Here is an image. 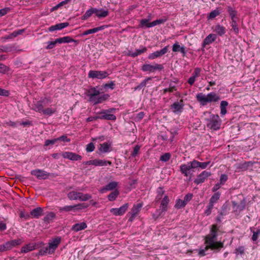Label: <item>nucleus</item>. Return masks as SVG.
I'll return each instance as SVG.
<instances>
[{
  "label": "nucleus",
  "instance_id": "obj_1",
  "mask_svg": "<svg viewBox=\"0 0 260 260\" xmlns=\"http://www.w3.org/2000/svg\"><path fill=\"white\" fill-rule=\"evenodd\" d=\"M217 234L212 233L206 237L205 243L207 244L206 249H211L212 250H216L219 251L220 249L223 247V243L221 242H216Z\"/></svg>",
  "mask_w": 260,
  "mask_h": 260
},
{
  "label": "nucleus",
  "instance_id": "obj_2",
  "mask_svg": "<svg viewBox=\"0 0 260 260\" xmlns=\"http://www.w3.org/2000/svg\"><path fill=\"white\" fill-rule=\"evenodd\" d=\"M196 98L202 106L206 105L208 103L218 102L220 100L219 96L213 92H210L207 95L199 93L197 95Z\"/></svg>",
  "mask_w": 260,
  "mask_h": 260
},
{
  "label": "nucleus",
  "instance_id": "obj_3",
  "mask_svg": "<svg viewBox=\"0 0 260 260\" xmlns=\"http://www.w3.org/2000/svg\"><path fill=\"white\" fill-rule=\"evenodd\" d=\"M207 127L213 129L218 130L220 128L221 120L218 115L211 114L208 118L206 119Z\"/></svg>",
  "mask_w": 260,
  "mask_h": 260
},
{
  "label": "nucleus",
  "instance_id": "obj_4",
  "mask_svg": "<svg viewBox=\"0 0 260 260\" xmlns=\"http://www.w3.org/2000/svg\"><path fill=\"white\" fill-rule=\"evenodd\" d=\"M61 241L60 237H57L53 239L52 241L49 243L48 246L46 247L44 249H42L39 251V254L43 255L45 254H52L55 249L57 248L58 245Z\"/></svg>",
  "mask_w": 260,
  "mask_h": 260
},
{
  "label": "nucleus",
  "instance_id": "obj_5",
  "mask_svg": "<svg viewBox=\"0 0 260 260\" xmlns=\"http://www.w3.org/2000/svg\"><path fill=\"white\" fill-rule=\"evenodd\" d=\"M191 166V161H190L187 164H182L179 167L180 172L187 178L188 181H191L194 172L193 169H195Z\"/></svg>",
  "mask_w": 260,
  "mask_h": 260
},
{
  "label": "nucleus",
  "instance_id": "obj_6",
  "mask_svg": "<svg viewBox=\"0 0 260 260\" xmlns=\"http://www.w3.org/2000/svg\"><path fill=\"white\" fill-rule=\"evenodd\" d=\"M68 197L70 200H79L81 201H86L91 198L89 194H83L80 192L72 191L68 193Z\"/></svg>",
  "mask_w": 260,
  "mask_h": 260
},
{
  "label": "nucleus",
  "instance_id": "obj_7",
  "mask_svg": "<svg viewBox=\"0 0 260 260\" xmlns=\"http://www.w3.org/2000/svg\"><path fill=\"white\" fill-rule=\"evenodd\" d=\"M50 103V101L47 98H43L41 100L33 102L31 109L37 112L42 113L44 107Z\"/></svg>",
  "mask_w": 260,
  "mask_h": 260
},
{
  "label": "nucleus",
  "instance_id": "obj_8",
  "mask_svg": "<svg viewBox=\"0 0 260 260\" xmlns=\"http://www.w3.org/2000/svg\"><path fill=\"white\" fill-rule=\"evenodd\" d=\"M22 243V241L20 239L8 241L2 245H0V252L10 250L13 248L20 245Z\"/></svg>",
  "mask_w": 260,
  "mask_h": 260
},
{
  "label": "nucleus",
  "instance_id": "obj_9",
  "mask_svg": "<svg viewBox=\"0 0 260 260\" xmlns=\"http://www.w3.org/2000/svg\"><path fill=\"white\" fill-rule=\"evenodd\" d=\"M169 202V199L167 196H165L161 201L160 204V209L157 210L155 213L153 214V217L155 219H157L159 217L163 215V213L167 210V205Z\"/></svg>",
  "mask_w": 260,
  "mask_h": 260
},
{
  "label": "nucleus",
  "instance_id": "obj_10",
  "mask_svg": "<svg viewBox=\"0 0 260 260\" xmlns=\"http://www.w3.org/2000/svg\"><path fill=\"white\" fill-rule=\"evenodd\" d=\"M184 106L183 100H180V101L175 102L171 105L170 109L174 114H180L183 110Z\"/></svg>",
  "mask_w": 260,
  "mask_h": 260
},
{
  "label": "nucleus",
  "instance_id": "obj_11",
  "mask_svg": "<svg viewBox=\"0 0 260 260\" xmlns=\"http://www.w3.org/2000/svg\"><path fill=\"white\" fill-rule=\"evenodd\" d=\"M108 75L109 73L106 71L90 70L88 73V77L92 79H103L108 77Z\"/></svg>",
  "mask_w": 260,
  "mask_h": 260
},
{
  "label": "nucleus",
  "instance_id": "obj_12",
  "mask_svg": "<svg viewBox=\"0 0 260 260\" xmlns=\"http://www.w3.org/2000/svg\"><path fill=\"white\" fill-rule=\"evenodd\" d=\"M164 69V66L161 64L155 63L154 65L144 64L142 66L141 70L143 72H154L156 70L161 71Z\"/></svg>",
  "mask_w": 260,
  "mask_h": 260
},
{
  "label": "nucleus",
  "instance_id": "obj_13",
  "mask_svg": "<svg viewBox=\"0 0 260 260\" xmlns=\"http://www.w3.org/2000/svg\"><path fill=\"white\" fill-rule=\"evenodd\" d=\"M31 174L35 176L38 179H46L50 176V173L41 170L35 169L31 171Z\"/></svg>",
  "mask_w": 260,
  "mask_h": 260
},
{
  "label": "nucleus",
  "instance_id": "obj_14",
  "mask_svg": "<svg viewBox=\"0 0 260 260\" xmlns=\"http://www.w3.org/2000/svg\"><path fill=\"white\" fill-rule=\"evenodd\" d=\"M211 175L210 172L204 171L197 176L194 180V183L197 184H201L204 182Z\"/></svg>",
  "mask_w": 260,
  "mask_h": 260
},
{
  "label": "nucleus",
  "instance_id": "obj_15",
  "mask_svg": "<svg viewBox=\"0 0 260 260\" xmlns=\"http://www.w3.org/2000/svg\"><path fill=\"white\" fill-rule=\"evenodd\" d=\"M143 206V203H138L137 204H134L131 209V212L129 214H131V216L128 219V221H132L134 218L138 215L139 213L141 210V208Z\"/></svg>",
  "mask_w": 260,
  "mask_h": 260
},
{
  "label": "nucleus",
  "instance_id": "obj_16",
  "mask_svg": "<svg viewBox=\"0 0 260 260\" xmlns=\"http://www.w3.org/2000/svg\"><path fill=\"white\" fill-rule=\"evenodd\" d=\"M97 88V86L91 87L86 91V95L89 97V101L91 102L94 101L95 98L100 95V92L96 89Z\"/></svg>",
  "mask_w": 260,
  "mask_h": 260
},
{
  "label": "nucleus",
  "instance_id": "obj_17",
  "mask_svg": "<svg viewBox=\"0 0 260 260\" xmlns=\"http://www.w3.org/2000/svg\"><path fill=\"white\" fill-rule=\"evenodd\" d=\"M128 204L126 203L119 208H111L110 212L115 216L122 215L128 208Z\"/></svg>",
  "mask_w": 260,
  "mask_h": 260
},
{
  "label": "nucleus",
  "instance_id": "obj_18",
  "mask_svg": "<svg viewBox=\"0 0 260 260\" xmlns=\"http://www.w3.org/2000/svg\"><path fill=\"white\" fill-rule=\"evenodd\" d=\"M169 46H166L160 50L155 51L152 53H150L148 58L149 59H154L158 57H160L164 54L167 53L168 51Z\"/></svg>",
  "mask_w": 260,
  "mask_h": 260
},
{
  "label": "nucleus",
  "instance_id": "obj_19",
  "mask_svg": "<svg viewBox=\"0 0 260 260\" xmlns=\"http://www.w3.org/2000/svg\"><path fill=\"white\" fill-rule=\"evenodd\" d=\"M62 156L64 158L74 161L80 160L82 159L81 155L72 152H64L62 153Z\"/></svg>",
  "mask_w": 260,
  "mask_h": 260
},
{
  "label": "nucleus",
  "instance_id": "obj_20",
  "mask_svg": "<svg viewBox=\"0 0 260 260\" xmlns=\"http://www.w3.org/2000/svg\"><path fill=\"white\" fill-rule=\"evenodd\" d=\"M210 161L207 162H199L195 159L191 161V167L196 169L201 168V169H206L210 164Z\"/></svg>",
  "mask_w": 260,
  "mask_h": 260
},
{
  "label": "nucleus",
  "instance_id": "obj_21",
  "mask_svg": "<svg viewBox=\"0 0 260 260\" xmlns=\"http://www.w3.org/2000/svg\"><path fill=\"white\" fill-rule=\"evenodd\" d=\"M38 247V244L35 243H29L21 248L22 253H27L36 249Z\"/></svg>",
  "mask_w": 260,
  "mask_h": 260
},
{
  "label": "nucleus",
  "instance_id": "obj_22",
  "mask_svg": "<svg viewBox=\"0 0 260 260\" xmlns=\"http://www.w3.org/2000/svg\"><path fill=\"white\" fill-rule=\"evenodd\" d=\"M100 114L101 116H99V119L111 120H115L116 119L115 115L108 113L107 111H102Z\"/></svg>",
  "mask_w": 260,
  "mask_h": 260
},
{
  "label": "nucleus",
  "instance_id": "obj_23",
  "mask_svg": "<svg viewBox=\"0 0 260 260\" xmlns=\"http://www.w3.org/2000/svg\"><path fill=\"white\" fill-rule=\"evenodd\" d=\"M69 23L68 22L60 23L51 26L48 28V30L49 31H53L56 30H60L69 26Z\"/></svg>",
  "mask_w": 260,
  "mask_h": 260
},
{
  "label": "nucleus",
  "instance_id": "obj_24",
  "mask_svg": "<svg viewBox=\"0 0 260 260\" xmlns=\"http://www.w3.org/2000/svg\"><path fill=\"white\" fill-rule=\"evenodd\" d=\"M109 97L110 95L108 94H104L101 95H98L92 103H93L94 105L100 104L107 100Z\"/></svg>",
  "mask_w": 260,
  "mask_h": 260
},
{
  "label": "nucleus",
  "instance_id": "obj_25",
  "mask_svg": "<svg viewBox=\"0 0 260 260\" xmlns=\"http://www.w3.org/2000/svg\"><path fill=\"white\" fill-rule=\"evenodd\" d=\"M43 209L41 207H37L31 211L30 214L32 218H38L43 214Z\"/></svg>",
  "mask_w": 260,
  "mask_h": 260
},
{
  "label": "nucleus",
  "instance_id": "obj_26",
  "mask_svg": "<svg viewBox=\"0 0 260 260\" xmlns=\"http://www.w3.org/2000/svg\"><path fill=\"white\" fill-rule=\"evenodd\" d=\"M107 165H111V161L99 159L92 160V165L95 166H104Z\"/></svg>",
  "mask_w": 260,
  "mask_h": 260
},
{
  "label": "nucleus",
  "instance_id": "obj_27",
  "mask_svg": "<svg viewBox=\"0 0 260 260\" xmlns=\"http://www.w3.org/2000/svg\"><path fill=\"white\" fill-rule=\"evenodd\" d=\"M56 39L57 42H58L59 44L68 43L71 42H75L76 44L78 43V41L77 40H74L69 36L63 37L62 38H57Z\"/></svg>",
  "mask_w": 260,
  "mask_h": 260
},
{
  "label": "nucleus",
  "instance_id": "obj_28",
  "mask_svg": "<svg viewBox=\"0 0 260 260\" xmlns=\"http://www.w3.org/2000/svg\"><path fill=\"white\" fill-rule=\"evenodd\" d=\"M216 35L214 34H210L204 39L203 43V47L204 48L206 45H209L213 42L216 39Z\"/></svg>",
  "mask_w": 260,
  "mask_h": 260
},
{
  "label": "nucleus",
  "instance_id": "obj_29",
  "mask_svg": "<svg viewBox=\"0 0 260 260\" xmlns=\"http://www.w3.org/2000/svg\"><path fill=\"white\" fill-rule=\"evenodd\" d=\"M87 228V224L85 222H83L81 223H76L72 227V230L75 232H78L79 231L84 230Z\"/></svg>",
  "mask_w": 260,
  "mask_h": 260
},
{
  "label": "nucleus",
  "instance_id": "obj_30",
  "mask_svg": "<svg viewBox=\"0 0 260 260\" xmlns=\"http://www.w3.org/2000/svg\"><path fill=\"white\" fill-rule=\"evenodd\" d=\"M111 146V143H109L108 142H105L103 144H101L100 145L99 150L104 153H106L110 151V147Z\"/></svg>",
  "mask_w": 260,
  "mask_h": 260
},
{
  "label": "nucleus",
  "instance_id": "obj_31",
  "mask_svg": "<svg viewBox=\"0 0 260 260\" xmlns=\"http://www.w3.org/2000/svg\"><path fill=\"white\" fill-rule=\"evenodd\" d=\"M147 48L143 47L142 49H136L134 52H129L128 55L135 57L147 51Z\"/></svg>",
  "mask_w": 260,
  "mask_h": 260
},
{
  "label": "nucleus",
  "instance_id": "obj_32",
  "mask_svg": "<svg viewBox=\"0 0 260 260\" xmlns=\"http://www.w3.org/2000/svg\"><path fill=\"white\" fill-rule=\"evenodd\" d=\"M117 182L115 181L111 182L106 185L101 190L103 192H104V191L112 190L117 187Z\"/></svg>",
  "mask_w": 260,
  "mask_h": 260
},
{
  "label": "nucleus",
  "instance_id": "obj_33",
  "mask_svg": "<svg viewBox=\"0 0 260 260\" xmlns=\"http://www.w3.org/2000/svg\"><path fill=\"white\" fill-rule=\"evenodd\" d=\"M172 50L174 52H180L183 54L186 53L185 47L184 46L181 47L178 43H175L173 45Z\"/></svg>",
  "mask_w": 260,
  "mask_h": 260
},
{
  "label": "nucleus",
  "instance_id": "obj_34",
  "mask_svg": "<svg viewBox=\"0 0 260 260\" xmlns=\"http://www.w3.org/2000/svg\"><path fill=\"white\" fill-rule=\"evenodd\" d=\"M108 14L109 12L107 10H99L95 8V15L99 18L105 17L108 16Z\"/></svg>",
  "mask_w": 260,
  "mask_h": 260
},
{
  "label": "nucleus",
  "instance_id": "obj_35",
  "mask_svg": "<svg viewBox=\"0 0 260 260\" xmlns=\"http://www.w3.org/2000/svg\"><path fill=\"white\" fill-rule=\"evenodd\" d=\"M214 31L220 36H222L225 33V28L220 25H216L214 27Z\"/></svg>",
  "mask_w": 260,
  "mask_h": 260
},
{
  "label": "nucleus",
  "instance_id": "obj_36",
  "mask_svg": "<svg viewBox=\"0 0 260 260\" xmlns=\"http://www.w3.org/2000/svg\"><path fill=\"white\" fill-rule=\"evenodd\" d=\"M228 12L231 18V20H238V18L236 16L237 12L234 10L231 7H228Z\"/></svg>",
  "mask_w": 260,
  "mask_h": 260
},
{
  "label": "nucleus",
  "instance_id": "obj_37",
  "mask_svg": "<svg viewBox=\"0 0 260 260\" xmlns=\"http://www.w3.org/2000/svg\"><path fill=\"white\" fill-rule=\"evenodd\" d=\"M93 13L95 14V8H90L88 9L82 16V20L87 19L90 17Z\"/></svg>",
  "mask_w": 260,
  "mask_h": 260
},
{
  "label": "nucleus",
  "instance_id": "obj_38",
  "mask_svg": "<svg viewBox=\"0 0 260 260\" xmlns=\"http://www.w3.org/2000/svg\"><path fill=\"white\" fill-rule=\"evenodd\" d=\"M238 20H231L230 22L231 26H232V29L236 34H238L239 32V29L237 24Z\"/></svg>",
  "mask_w": 260,
  "mask_h": 260
},
{
  "label": "nucleus",
  "instance_id": "obj_39",
  "mask_svg": "<svg viewBox=\"0 0 260 260\" xmlns=\"http://www.w3.org/2000/svg\"><path fill=\"white\" fill-rule=\"evenodd\" d=\"M221 193L219 192L214 193L210 199L209 203L214 205V204L219 200Z\"/></svg>",
  "mask_w": 260,
  "mask_h": 260
},
{
  "label": "nucleus",
  "instance_id": "obj_40",
  "mask_svg": "<svg viewBox=\"0 0 260 260\" xmlns=\"http://www.w3.org/2000/svg\"><path fill=\"white\" fill-rule=\"evenodd\" d=\"M55 217V214L53 212H50L48 213L44 217V221L47 223H49L52 221L53 219Z\"/></svg>",
  "mask_w": 260,
  "mask_h": 260
},
{
  "label": "nucleus",
  "instance_id": "obj_41",
  "mask_svg": "<svg viewBox=\"0 0 260 260\" xmlns=\"http://www.w3.org/2000/svg\"><path fill=\"white\" fill-rule=\"evenodd\" d=\"M228 105V103L226 101H221L220 103V113L221 115H225L227 111L226 109V107Z\"/></svg>",
  "mask_w": 260,
  "mask_h": 260
},
{
  "label": "nucleus",
  "instance_id": "obj_42",
  "mask_svg": "<svg viewBox=\"0 0 260 260\" xmlns=\"http://www.w3.org/2000/svg\"><path fill=\"white\" fill-rule=\"evenodd\" d=\"M166 20H167L166 19H157V20H156L155 21H153L152 22H150L149 24V26H149V27H153V26H156L157 25L164 23V22H165L166 21Z\"/></svg>",
  "mask_w": 260,
  "mask_h": 260
},
{
  "label": "nucleus",
  "instance_id": "obj_43",
  "mask_svg": "<svg viewBox=\"0 0 260 260\" xmlns=\"http://www.w3.org/2000/svg\"><path fill=\"white\" fill-rule=\"evenodd\" d=\"M59 210L60 212H62V211L69 212V211H71L75 212L74 205H73V206H66L63 207H59Z\"/></svg>",
  "mask_w": 260,
  "mask_h": 260
},
{
  "label": "nucleus",
  "instance_id": "obj_44",
  "mask_svg": "<svg viewBox=\"0 0 260 260\" xmlns=\"http://www.w3.org/2000/svg\"><path fill=\"white\" fill-rule=\"evenodd\" d=\"M118 194L119 191L117 190H115L108 195V198L109 201H113L116 199Z\"/></svg>",
  "mask_w": 260,
  "mask_h": 260
},
{
  "label": "nucleus",
  "instance_id": "obj_45",
  "mask_svg": "<svg viewBox=\"0 0 260 260\" xmlns=\"http://www.w3.org/2000/svg\"><path fill=\"white\" fill-rule=\"evenodd\" d=\"M185 206L186 204L184 203V201L182 200L177 199L176 201L175 207L177 209H181L182 208L184 207Z\"/></svg>",
  "mask_w": 260,
  "mask_h": 260
},
{
  "label": "nucleus",
  "instance_id": "obj_46",
  "mask_svg": "<svg viewBox=\"0 0 260 260\" xmlns=\"http://www.w3.org/2000/svg\"><path fill=\"white\" fill-rule=\"evenodd\" d=\"M75 211L85 209L88 207V205L86 203L78 204L75 205Z\"/></svg>",
  "mask_w": 260,
  "mask_h": 260
},
{
  "label": "nucleus",
  "instance_id": "obj_47",
  "mask_svg": "<svg viewBox=\"0 0 260 260\" xmlns=\"http://www.w3.org/2000/svg\"><path fill=\"white\" fill-rule=\"evenodd\" d=\"M55 111L56 110L54 109L47 108L46 109H44V110L42 112V113L45 115L50 116L53 113H54Z\"/></svg>",
  "mask_w": 260,
  "mask_h": 260
},
{
  "label": "nucleus",
  "instance_id": "obj_48",
  "mask_svg": "<svg viewBox=\"0 0 260 260\" xmlns=\"http://www.w3.org/2000/svg\"><path fill=\"white\" fill-rule=\"evenodd\" d=\"M10 68L4 64L0 63V73L6 74L10 71Z\"/></svg>",
  "mask_w": 260,
  "mask_h": 260
},
{
  "label": "nucleus",
  "instance_id": "obj_49",
  "mask_svg": "<svg viewBox=\"0 0 260 260\" xmlns=\"http://www.w3.org/2000/svg\"><path fill=\"white\" fill-rule=\"evenodd\" d=\"M213 204L209 203L208 205L206 207V209L204 212V214L208 216L211 213L212 210L213 208Z\"/></svg>",
  "mask_w": 260,
  "mask_h": 260
},
{
  "label": "nucleus",
  "instance_id": "obj_50",
  "mask_svg": "<svg viewBox=\"0 0 260 260\" xmlns=\"http://www.w3.org/2000/svg\"><path fill=\"white\" fill-rule=\"evenodd\" d=\"M57 142L56 139H54L52 140H46L45 141L44 146H53L54 144Z\"/></svg>",
  "mask_w": 260,
  "mask_h": 260
},
{
  "label": "nucleus",
  "instance_id": "obj_51",
  "mask_svg": "<svg viewBox=\"0 0 260 260\" xmlns=\"http://www.w3.org/2000/svg\"><path fill=\"white\" fill-rule=\"evenodd\" d=\"M228 179V176L226 174H222L220 177L219 183L223 185Z\"/></svg>",
  "mask_w": 260,
  "mask_h": 260
},
{
  "label": "nucleus",
  "instance_id": "obj_52",
  "mask_svg": "<svg viewBox=\"0 0 260 260\" xmlns=\"http://www.w3.org/2000/svg\"><path fill=\"white\" fill-rule=\"evenodd\" d=\"M170 154L169 153H166L160 156V160L166 162L168 161L170 159Z\"/></svg>",
  "mask_w": 260,
  "mask_h": 260
},
{
  "label": "nucleus",
  "instance_id": "obj_53",
  "mask_svg": "<svg viewBox=\"0 0 260 260\" xmlns=\"http://www.w3.org/2000/svg\"><path fill=\"white\" fill-rule=\"evenodd\" d=\"M253 235L251 239L253 241H256L258 238V236L260 235V229L257 230L256 231H252Z\"/></svg>",
  "mask_w": 260,
  "mask_h": 260
},
{
  "label": "nucleus",
  "instance_id": "obj_54",
  "mask_svg": "<svg viewBox=\"0 0 260 260\" xmlns=\"http://www.w3.org/2000/svg\"><path fill=\"white\" fill-rule=\"evenodd\" d=\"M95 147L93 143L91 142L86 145V150L87 152H91L94 150Z\"/></svg>",
  "mask_w": 260,
  "mask_h": 260
},
{
  "label": "nucleus",
  "instance_id": "obj_55",
  "mask_svg": "<svg viewBox=\"0 0 260 260\" xmlns=\"http://www.w3.org/2000/svg\"><path fill=\"white\" fill-rule=\"evenodd\" d=\"M47 43H48V45L46 47V48L47 49H51L55 47V45L57 43H58V42H57V39H56L54 41H50V42H48Z\"/></svg>",
  "mask_w": 260,
  "mask_h": 260
},
{
  "label": "nucleus",
  "instance_id": "obj_56",
  "mask_svg": "<svg viewBox=\"0 0 260 260\" xmlns=\"http://www.w3.org/2000/svg\"><path fill=\"white\" fill-rule=\"evenodd\" d=\"M152 79L151 77H148L147 79L143 80L138 86L137 88L141 89L146 85L147 82Z\"/></svg>",
  "mask_w": 260,
  "mask_h": 260
},
{
  "label": "nucleus",
  "instance_id": "obj_57",
  "mask_svg": "<svg viewBox=\"0 0 260 260\" xmlns=\"http://www.w3.org/2000/svg\"><path fill=\"white\" fill-rule=\"evenodd\" d=\"M201 71L202 70H201V68H195L194 72L192 75V76L196 78L199 77L200 76Z\"/></svg>",
  "mask_w": 260,
  "mask_h": 260
},
{
  "label": "nucleus",
  "instance_id": "obj_58",
  "mask_svg": "<svg viewBox=\"0 0 260 260\" xmlns=\"http://www.w3.org/2000/svg\"><path fill=\"white\" fill-rule=\"evenodd\" d=\"M108 27L107 25H102L99 27H95L91 29L92 34L95 33L99 31L102 30Z\"/></svg>",
  "mask_w": 260,
  "mask_h": 260
},
{
  "label": "nucleus",
  "instance_id": "obj_59",
  "mask_svg": "<svg viewBox=\"0 0 260 260\" xmlns=\"http://www.w3.org/2000/svg\"><path fill=\"white\" fill-rule=\"evenodd\" d=\"M192 197V194L188 193L185 196V197H184V200H183V201H184V203L186 205L191 200Z\"/></svg>",
  "mask_w": 260,
  "mask_h": 260
},
{
  "label": "nucleus",
  "instance_id": "obj_60",
  "mask_svg": "<svg viewBox=\"0 0 260 260\" xmlns=\"http://www.w3.org/2000/svg\"><path fill=\"white\" fill-rule=\"evenodd\" d=\"M170 133L172 135V137L170 139L171 142L173 141L174 137L178 134V129L177 128H172L170 129Z\"/></svg>",
  "mask_w": 260,
  "mask_h": 260
},
{
  "label": "nucleus",
  "instance_id": "obj_61",
  "mask_svg": "<svg viewBox=\"0 0 260 260\" xmlns=\"http://www.w3.org/2000/svg\"><path fill=\"white\" fill-rule=\"evenodd\" d=\"M148 21H149V20H147L146 19H142L140 21V27H143V26H145L147 27H150L149 26H148L149 24L150 23L148 22Z\"/></svg>",
  "mask_w": 260,
  "mask_h": 260
},
{
  "label": "nucleus",
  "instance_id": "obj_62",
  "mask_svg": "<svg viewBox=\"0 0 260 260\" xmlns=\"http://www.w3.org/2000/svg\"><path fill=\"white\" fill-rule=\"evenodd\" d=\"M56 139L57 142L60 141H62V142H69L71 141L70 139L68 138V137L65 135L62 136L58 137L57 138H56Z\"/></svg>",
  "mask_w": 260,
  "mask_h": 260
},
{
  "label": "nucleus",
  "instance_id": "obj_63",
  "mask_svg": "<svg viewBox=\"0 0 260 260\" xmlns=\"http://www.w3.org/2000/svg\"><path fill=\"white\" fill-rule=\"evenodd\" d=\"M157 195L156 197V199L160 200L161 199L162 195L164 193V191L162 190V188L161 187H159L157 191Z\"/></svg>",
  "mask_w": 260,
  "mask_h": 260
},
{
  "label": "nucleus",
  "instance_id": "obj_64",
  "mask_svg": "<svg viewBox=\"0 0 260 260\" xmlns=\"http://www.w3.org/2000/svg\"><path fill=\"white\" fill-rule=\"evenodd\" d=\"M219 14V13L218 11L217 10H214L212 11L210 14L209 16V18L210 19H213L216 17L217 16H218Z\"/></svg>",
  "mask_w": 260,
  "mask_h": 260
}]
</instances>
